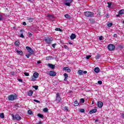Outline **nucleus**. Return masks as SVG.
<instances>
[{
	"label": "nucleus",
	"instance_id": "0e129e2a",
	"mask_svg": "<svg viewBox=\"0 0 124 124\" xmlns=\"http://www.w3.org/2000/svg\"><path fill=\"white\" fill-rule=\"evenodd\" d=\"M12 118L14 120V119H15V116L12 115Z\"/></svg>",
	"mask_w": 124,
	"mask_h": 124
},
{
	"label": "nucleus",
	"instance_id": "c85d7f7f",
	"mask_svg": "<svg viewBox=\"0 0 124 124\" xmlns=\"http://www.w3.org/2000/svg\"><path fill=\"white\" fill-rule=\"evenodd\" d=\"M28 20L29 21V22H33V18L31 17H29L28 18Z\"/></svg>",
	"mask_w": 124,
	"mask_h": 124
},
{
	"label": "nucleus",
	"instance_id": "4d7b16f0",
	"mask_svg": "<svg viewBox=\"0 0 124 124\" xmlns=\"http://www.w3.org/2000/svg\"><path fill=\"white\" fill-rule=\"evenodd\" d=\"M83 73L84 74H87L88 73V72H87V71H83Z\"/></svg>",
	"mask_w": 124,
	"mask_h": 124
},
{
	"label": "nucleus",
	"instance_id": "20e7f679",
	"mask_svg": "<svg viewBox=\"0 0 124 124\" xmlns=\"http://www.w3.org/2000/svg\"><path fill=\"white\" fill-rule=\"evenodd\" d=\"M26 49L28 52H30V53L31 55H34V51L31 49L30 46H26Z\"/></svg>",
	"mask_w": 124,
	"mask_h": 124
},
{
	"label": "nucleus",
	"instance_id": "338daca9",
	"mask_svg": "<svg viewBox=\"0 0 124 124\" xmlns=\"http://www.w3.org/2000/svg\"><path fill=\"white\" fill-rule=\"evenodd\" d=\"M69 44H70V45H71V44H72V43L69 42Z\"/></svg>",
	"mask_w": 124,
	"mask_h": 124
},
{
	"label": "nucleus",
	"instance_id": "1a4fd4ad",
	"mask_svg": "<svg viewBox=\"0 0 124 124\" xmlns=\"http://www.w3.org/2000/svg\"><path fill=\"white\" fill-rule=\"evenodd\" d=\"M49 75H50V76H52V77H54L56 76V75H57V73L54 71H50L49 72Z\"/></svg>",
	"mask_w": 124,
	"mask_h": 124
},
{
	"label": "nucleus",
	"instance_id": "39448f33",
	"mask_svg": "<svg viewBox=\"0 0 124 124\" xmlns=\"http://www.w3.org/2000/svg\"><path fill=\"white\" fill-rule=\"evenodd\" d=\"M108 48L109 51H114L115 50V46L112 44H109L108 45Z\"/></svg>",
	"mask_w": 124,
	"mask_h": 124
},
{
	"label": "nucleus",
	"instance_id": "bf43d9fd",
	"mask_svg": "<svg viewBox=\"0 0 124 124\" xmlns=\"http://www.w3.org/2000/svg\"><path fill=\"white\" fill-rule=\"evenodd\" d=\"M43 124V122H42V121H39L38 123V124Z\"/></svg>",
	"mask_w": 124,
	"mask_h": 124
},
{
	"label": "nucleus",
	"instance_id": "aec40b11",
	"mask_svg": "<svg viewBox=\"0 0 124 124\" xmlns=\"http://www.w3.org/2000/svg\"><path fill=\"white\" fill-rule=\"evenodd\" d=\"M118 14H120V15H123V14H124V9L120 10L118 12Z\"/></svg>",
	"mask_w": 124,
	"mask_h": 124
},
{
	"label": "nucleus",
	"instance_id": "680f3d73",
	"mask_svg": "<svg viewBox=\"0 0 124 124\" xmlns=\"http://www.w3.org/2000/svg\"><path fill=\"white\" fill-rule=\"evenodd\" d=\"M120 15H121V14H118V15H116V17H120Z\"/></svg>",
	"mask_w": 124,
	"mask_h": 124
},
{
	"label": "nucleus",
	"instance_id": "cd10ccee",
	"mask_svg": "<svg viewBox=\"0 0 124 124\" xmlns=\"http://www.w3.org/2000/svg\"><path fill=\"white\" fill-rule=\"evenodd\" d=\"M47 17H49L50 19H54V18H55V16H54L51 15H47Z\"/></svg>",
	"mask_w": 124,
	"mask_h": 124
},
{
	"label": "nucleus",
	"instance_id": "2eb2a0df",
	"mask_svg": "<svg viewBox=\"0 0 124 124\" xmlns=\"http://www.w3.org/2000/svg\"><path fill=\"white\" fill-rule=\"evenodd\" d=\"M124 48V45H119L117 46V49L118 50H122Z\"/></svg>",
	"mask_w": 124,
	"mask_h": 124
},
{
	"label": "nucleus",
	"instance_id": "774afa93",
	"mask_svg": "<svg viewBox=\"0 0 124 124\" xmlns=\"http://www.w3.org/2000/svg\"><path fill=\"white\" fill-rule=\"evenodd\" d=\"M123 24H124V21H123Z\"/></svg>",
	"mask_w": 124,
	"mask_h": 124
},
{
	"label": "nucleus",
	"instance_id": "b1692460",
	"mask_svg": "<svg viewBox=\"0 0 124 124\" xmlns=\"http://www.w3.org/2000/svg\"><path fill=\"white\" fill-rule=\"evenodd\" d=\"M107 26L109 28H111V27H112V26H113V23H110V22L108 23Z\"/></svg>",
	"mask_w": 124,
	"mask_h": 124
},
{
	"label": "nucleus",
	"instance_id": "e2e57ef3",
	"mask_svg": "<svg viewBox=\"0 0 124 124\" xmlns=\"http://www.w3.org/2000/svg\"><path fill=\"white\" fill-rule=\"evenodd\" d=\"M37 63H38V64L41 63V62H40V61H38V62H37Z\"/></svg>",
	"mask_w": 124,
	"mask_h": 124
},
{
	"label": "nucleus",
	"instance_id": "ddd939ff",
	"mask_svg": "<svg viewBox=\"0 0 124 124\" xmlns=\"http://www.w3.org/2000/svg\"><path fill=\"white\" fill-rule=\"evenodd\" d=\"M70 38L71 40H73V39H75V38H76V35L74 33H72L70 36Z\"/></svg>",
	"mask_w": 124,
	"mask_h": 124
},
{
	"label": "nucleus",
	"instance_id": "f3484780",
	"mask_svg": "<svg viewBox=\"0 0 124 124\" xmlns=\"http://www.w3.org/2000/svg\"><path fill=\"white\" fill-rule=\"evenodd\" d=\"M33 77L34 78H38V76H39V74H38V73H34L33 75Z\"/></svg>",
	"mask_w": 124,
	"mask_h": 124
},
{
	"label": "nucleus",
	"instance_id": "bb28decb",
	"mask_svg": "<svg viewBox=\"0 0 124 124\" xmlns=\"http://www.w3.org/2000/svg\"><path fill=\"white\" fill-rule=\"evenodd\" d=\"M78 73L79 75H82L83 74V71L82 70H79L78 71Z\"/></svg>",
	"mask_w": 124,
	"mask_h": 124
},
{
	"label": "nucleus",
	"instance_id": "79ce46f5",
	"mask_svg": "<svg viewBox=\"0 0 124 124\" xmlns=\"http://www.w3.org/2000/svg\"><path fill=\"white\" fill-rule=\"evenodd\" d=\"M34 101L35 102H37V103H40V101H38V100H37L36 99H34Z\"/></svg>",
	"mask_w": 124,
	"mask_h": 124
},
{
	"label": "nucleus",
	"instance_id": "2f4dec72",
	"mask_svg": "<svg viewBox=\"0 0 124 124\" xmlns=\"http://www.w3.org/2000/svg\"><path fill=\"white\" fill-rule=\"evenodd\" d=\"M38 117H39L40 118H41L42 119V118H43V115L40 114V113H38Z\"/></svg>",
	"mask_w": 124,
	"mask_h": 124
},
{
	"label": "nucleus",
	"instance_id": "a211bd4d",
	"mask_svg": "<svg viewBox=\"0 0 124 124\" xmlns=\"http://www.w3.org/2000/svg\"><path fill=\"white\" fill-rule=\"evenodd\" d=\"M94 72L96 73H98V72H99V71H100V69H99L98 67H96L94 70Z\"/></svg>",
	"mask_w": 124,
	"mask_h": 124
},
{
	"label": "nucleus",
	"instance_id": "603ef678",
	"mask_svg": "<svg viewBox=\"0 0 124 124\" xmlns=\"http://www.w3.org/2000/svg\"><path fill=\"white\" fill-rule=\"evenodd\" d=\"M20 37H21L22 38H24V34H23V33L21 34Z\"/></svg>",
	"mask_w": 124,
	"mask_h": 124
},
{
	"label": "nucleus",
	"instance_id": "69168bd1",
	"mask_svg": "<svg viewBox=\"0 0 124 124\" xmlns=\"http://www.w3.org/2000/svg\"><path fill=\"white\" fill-rule=\"evenodd\" d=\"M95 122L96 123L97 122H98V120L96 119V120H95Z\"/></svg>",
	"mask_w": 124,
	"mask_h": 124
},
{
	"label": "nucleus",
	"instance_id": "de8ad7c7",
	"mask_svg": "<svg viewBox=\"0 0 124 124\" xmlns=\"http://www.w3.org/2000/svg\"><path fill=\"white\" fill-rule=\"evenodd\" d=\"M29 37H31L32 36V33H29Z\"/></svg>",
	"mask_w": 124,
	"mask_h": 124
},
{
	"label": "nucleus",
	"instance_id": "6ab92c4d",
	"mask_svg": "<svg viewBox=\"0 0 124 124\" xmlns=\"http://www.w3.org/2000/svg\"><path fill=\"white\" fill-rule=\"evenodd\" d=\"M64 77H65L64 81H67V78H68V75L66 73L64 74Z\"/></svg>",
	"mask_w": 124,
	"mask_h": 124
},
{
	"label": "nucleus",
	"instance_id": "393cba45",
	"mask_svg": "<svg viewBox=\"0 0 124 124\" xmlns=\"http://www.w3.org/2000/svg\"><path fill=\"white\" fill-rule=\"evenodd\" d=\"M15 45L16 46H19L20 45V42H19L18 41H16L15 42Z\"/></svg>",
	"mask_w": 124,
	"mask_h": 124
},
{
	"label": "nucleus",
	"instance_id": "ea45409f",
	"mask_svg": "<svg viewBox=\"0 0 124 124\" xmlns=\"http://www.w3.org/2000/svg\"><path fill=\"white\" fill-rule=\"evenodd\" d=\"M27 59H29V58H30L31 57V54H27L26 55Z\"/></svg>",
	"mask_w": 124,
	"mask_h": 124
},
{
	"label": "nucleus",
	"instance_id": "0eeeda50",
	"mask_svg": "<svg viewBox=\"0 0 124 124\" xmlns=\"http://www.w3.org/2000/svg\"><path fill=\"white\" fill-rule=\"evenodd\" d=\"M73 1V0H65V5L67 6H70V4Z\"/></svg>",
	"mask_w": 124,
	"mask_h": 124
},
{
	"label": "nucleus",
	"instance_id": "58836bf2",
	"mask_svg": "<svg viewBox=\"0 0 124 124\" xmlns=\"http://www.w3.org/2000/svg\"><path fill=\"white\" fill-rule=\"evenodd\" d=\"M98 84H99V85H102V81H98Z\"/></svg>",
	"mask_w": 124,
	"mask_h": 124
},
{
	"label": "nucleus",
	"instance_id": "423d86ee",
	"mask_svg": "<svg viewBox=\"0 0 124 124\" xmlns=\"http://www.w3.org/2000/svg\"><path fill=\"white\" fill-rule=\"evenodd\" d=\"M56 100L57 102H60L61 100H62V98H61V96H60V93H57L56 94Z\"/></svg>",
	"mask_w": 124,
	"mask_h": 124
},
{
	"label": "nucleus",
	"instance_id": "8fccbe9b",
	"mask_svg": "<svg viewBox=\"0 0 124 124\" xmlns=\"http://www.w3.org/2000/svg\"><path fill=\"white\" fill-rule=\"evenodd\" d=\"M56 45H57V44H53L52 45V46L54 48H55L56 47Z\"/></svg>",
	"mask_w": 124,
	"mask_h": 124
},
{
	"label": "nucleus",
	"instance_id": "13d9d810",
	"mask_svg": "<svg viewBox=\"0 0 124 124\" xmlns=\"http://www.w3.org/2000/svg\"><path fill=\"white\" fill-rule=\"evenodd\" d=\"M64 48L65 49H67V48H68V47L67 46H64Z\"/></svg>",
	"mask_w": 124,
	"mask_h": 124
},
{
	"label": "nucleus",
	"instance_id": "9d476101",
	"mask_svg": "<svg viewBox=\"0 0 124 124\" xmlns=\"http://www.w3.org/2000/svg\"><path fill=\"white\" fill-rule=\"evenodd\" d=\"M15 119L16 121H21V116L18 114H16L15 115Z\"/></svg>",
	"mask_w": 124,
	"mask_h": 124
},
{
	"label": "nucleus",
	"instance_id": "7ed1b4c3",
	"mask_svg": "<svg viewBox=\"0 0 124 124\" xmlns=\"http://www.w3.org/2000/svg\"><path fill=\"white\" fill-rule=\"evenodd\" d=\"M84 14L86 17H93V13L89 11H86L84 12Z\"/></svg>",
	"mask_w": 124,
	"mask_h": 124
},
{
	"label": "nucleus",
	"instance_id": "5701e85b",
	"mask_svg": "<svg viewBox=\"0 0 124 124\" xmlns=\"http://www.w3.org/2000/svg\"><path fill=\"white\" fill-rule=\"evenodd\" d=\"M74 106H79V104H78V101H77V100H76V101H75Z\"/></svg>",
	"mask_w": 124,
	"mask_h": 124
},
{
	"label": "nucleus",
	"instance_id": "9b49d317",
	"mask_svg": "<svg viewBox=\"0 0 124 124\" xmlns=\"http://www.w3.org/2000/svg\"><path fill=\"white\" fill-rule=\"evenodd\" d=\"M97 106L98 108H101L103 106V103L101 101L98 102Z\"/></svg>",
	"mask_w": 124,
	"mask_h": 124
},
{
	"label": "nucleus",
	"instance_id": "c03bdc74",
	"mask_svg": "<svg viewBox=\"0 0 124 124\" xmlns=\"http://www.w3.org/2000/svg\"><path fill=\"white\" fill-rule=\"evenodd\" d=\"M91 57H92V56H91V55L87 56H86V59L87 60H89Z\"/></svg>",
	"mask_w": 124,
	"mask_h": 124
},
{
	"label": "nucleus",
	"instance_id": "a19ab883",
	"mask_svg": "<svg viewBox=\"0 0 124 124\" xmlns=\"http://www.w3.org/2000/svg\"><path fill=\"white\" fill-rule=\"evenodd\" d=\"M33 88H34V89H35V90H37V89H38V86H33Z\"/></svg>",
	"mask_w": 124,
	"mask_h": 124
},
{
	"label": "nucleus",
	"instance_id": "dca6fc26",
	"mask_svg": "<svg viewBox=\"0 0 124 124\" xmlns=\"http://www.w3.org/2000/svg\"><path fill=\"white\" fill-rule=\"evenodd\" d=\"M16 53L18 55H20V56H22L23 55V51L22 50H18L17 49H16Z\"/></svg>",
	"mask_w": 124,
	"mask_h": 124
},
{
	"label": "nucleus",
	"instance_id": "09e8293b",
	"mask_svg": "<svg viewBox=\"0 0 124 124\" xmlns=\"http://www.w3.org/2000/svg\"><path fill=\"white\" fill-rule=\"evenodd\" d=\"M121 117L124 119V113H121Z\"/></svg>",
	"mask_w": 124,
	"mask_h": 124
},
{
	"label": "nucleus",
	"instance_id": "052dcab7",
	"mask_svg": "<svg viewBox=\"0 0 124 124\" xmlns=\"http://www.w3.org/2000/svg\"><path fill=\"white\" fill-rule=\"evenodd\" d=\"M99 40H102V36H101L99 38Z\"/></svg>",
	"mask_w": 124,
	"mask_h": 124
},
{
	"label": "nucleus",
	"instance_id": "49530a36",
	"mask_svg": "<svg viewBox=\"0 0 124 124\" xmlns=\"http://www.w3.org/2000/svg\"><path fill=\"white\" fill-rule=\"evenodd\" d=\"M31 81H35V78L34 77L31 78Z\"/></svg>",
	"mask_w": 124,
	"mask_h": 124
},
{
	"label": "nucleus",
	"instance_id": "7c9ffc66",
	"mask_svg": "<svg viewBox=\"0 0 124 124\" xmlns=\"http://www.w3.org/2000/svg\"><path fill=\"white\" fill-rule=\"evenodd\" d=\"M108 8H110V7H111V5H112V3H111V2H108Z\"/></svg>",
	"mask_w": 124,
	"mask_h": 124
},
{
	"label": "nucleus",
	"instance_id": "f03ea898",
	"mask_svg": "<svg viewBox=\"0 0 124 124\" xmlns=\"http://www.w3.org/2000/svg\"><path fill=\"white\" fill-rule=\"evenodd\" d=\"M8 100L10 101H14L17 99V94H11L8 96Z\"/></svg>",
	"mask_w": 124,
	"mask_h": 124
},
{
	"label": "nucleus",
	"instance_id": "c756f323",
	"mask_svg": "<svg viewBox=\"0 0 124 124\" xmlns=\"http://www.w3.org/2000/svg\"><path fill=\"white\" fill-rule=\"evenodd\" d=\"M55 31H62V29H61L60 28H56Z\"/></svg>",
	"mask_w": 124,
	"mask_h": 124
},
{
	"label": "nucleus",
	"instance_id": "4468645a",
	"mask_svg": "<svg viewBox=\"0 0 124 124\" xmlns=\"http://www.w3.org/2000/svg\"><path fill=\"white\" fill-rule=\"evenodd\" d=\"M97 112V109L94 108L90 111V114H93V113H96Z\"/></svg>",
	"mask_w": 124,
	"mask_h": 124
},
{
	"label": "nucleus",
	"instance_id": "5fc2aeb1",
	"mask_svg": "<svg viewBox=\"0 0 124 124\" xmlns=\"http://www.w3.org/2000/svg\"><path fill=\"white\" fill-rule=\"evenodd\" d=\"M22 25H23V26H26V25H27V23H26V22H23L22 23Z\"/></svg>",
	"mask_w": 124,
	"mask_h": 124
},
{
	"label": "nucleus",
	"instance_id": "f8f14e48",
	"mask_svg": "<svg viewBox=\"0 0 124 124\" xmlns=\"http://www.w3.org/2000/svg\"><path fill=\"white\" fill-rule=\"evenodd\" d=\"M63 70H65L67 71V72H70L71 71V69L69 68L68 67H65L63 68Z\"/></svg>",
	"mask_w": 124,
	"mask_h": 124
},
{
	"label": "nucleus",
	"instance_id": "a878e982",
	"mask_svg": "<svg viewBox=\"0 0 124 124\" xmlns=\"http://www.w3.org/2000/svg\"><path fill=\"white\" fill-rule=\"evenodd\" d=\"M0 117L1 118V119H4V113H0Z\"/></svg>",
	"mask_w": 124,
	"mask_h": 124
},
{
	"label": "nucleus",
	"instance_id": "f257e3e1",
	"mask_svg": "<svg viewBox=\"0 0 124 124\" xmlns=\"http://www.w3.org/2000/svg\"><path fill=\"white\" fill-rule=\"evenodd\" d=\"M53 40H54V39L51 36H48L45 38V41L46 44H51V43L53 42Z\"/></svg>",
	"mask_w": 124,
	"mask_h": 124
},
{
	"label": "nucleus",
	"instance_id": "412c9836",
	"mask_svg": "<svg viewBox=\"0 0 124 124\" xmlns=\"http://www.w3.org/2000/svg\"><path fill=\"white\" fill-rule=\"evenodd\" d=\"M48 65L49 67H50V68H52V69H54V68H55V65H53L52 64L48 63Z\"/></svg>",
	"mask_w": 124,
	"mask_h": 124
},
{
	"label": "nucleus",
	"instance_id": "72a5a7b5",
	"mask_svg": "<svg viewBox=\"0 0 124 124\" xmlns=\"http://www.w3.org/2000/svg\"><path fill=\"white\" fill-rule=\"evenodd\" d=\"M80 102H81V103H84V102H85V99H84V98L80 99Z\"/></svg>",
	"mask_w": 124,
	"mask_h": 124
},
{
	"label": "nucleus",
	"instance_id": "37998d69",
	"mask_svg": "<svg viewBox=\"0 0 124 124\" xmlns=\"http://www.w3.org/2000/svg\"><path fill=\"white\" fill-rule=\"evenodd\" d=\"M24 75H25V76H29L30 74L28 73L25 72L24 73Z\"/></svg>",
	"mask_w": 124,
	"mask_h": 124
},
{
	"label": "nucleus",
	"instance_id": "473e14b6",
	"mask_svg": "<svg viewBox=\"0 0 124 124\" xmlns=\"http://www.w3.org/2000/svg\"><path fill=\"white\" fill-rule=\"evenodd\" d=\"M28 113L29 115H32V111L31 110H29L28 111Z\"/></svg>",
	"mask_w": 124,
	"mask_h": 124
},
{
	"label": "nucleus",
	"instance_id": "6e6d98bb",
	"mask_svg": "<svg viewBox=\"0 0 124 124\" xmlns=\"http://www.w3.org/2000/svg\"><path fill=\"white\" fill-rule=\"evenodd\" d=\"M113 36L114 37H117L118 35H117V34H114Z\"/></svg>",
	"mask_w": 124,
	"mask_h": 124
},
{
	"label": "nucleus",
	"instance_id": "6e6552de",
	"mask_svg": "<svg viewBox=\"0 0 124 124\" xmlns=\"http://www.w3.org/2000/svg\"><path fill=\"white\" fill-rule=\"evenodd\" d=\"M3 15L4 16H6V14L0 13V21H2V20H4L5 19L4 17H3Z\"/></svg>",
	"mask_w": 124,
	"mask_h": 124
},
{
	"label": "nucleus",
	"instance_id": "a18cd8bd",
	"mask_svg": "<svg viewBox=\"0 0 124 124\" xmlns=\"http://www.w3.org/2000/svg\"><path fill=\"white\" fill-rule=\"evenodd\" d=\"M64 110L65 111H68V108H67V107H65L64 108Z\"/></svg>",
	"mask_w": 124,
	"mask_h": 124
},
{
	"label": "nucleus",
	"instance_id": "f704fd0d",
	"mask_svg": "<svg viewBox=\"0 0 124 124\" xmlns=\"http://www.w3.org/2000/svg\"><path fill=\"white\" fill-rule=\"evenodd\" d=\"M96 60H99V58H100V55L98 54L95 57Z\"/></svg>",
	"mask_w": 124,
	"mask_h": 124
},
{
	"label": "nucleus",
	"instance_id": "c9c22d12",
	"mask_svg": "<svg viewBox=\"0 0 124 124\" xmlns=\"http://www.w3.org/2000/svg\"><path fill=\"white\" fill-rule=\"evenodd\" d=\"M44 112H48V108H45L43 109Z\"/></svg>",
	"mask_w": 124,
	"mask_h": 124
},
{
	"label": "nucleus",
	"instance_id": "e433bc0d",
	"mask_svg": "<svg viewBox=\"0 0 124 124\" xmlns=\"http://www.w3.org/2000/svg\"><path fill=\"white\" fill-rule=\"evenodd\" d=\"M65 18H67V19H68L69 18V15L68 14H65L64 15Z\"/></svg>",
	"mask_w": 124,
	"mask_h": 124
},
{
	"label": "nucleus",
	"instance_id": "864d4df0",
	"mask_svg": "<svg viewBox=\"0 0 124 124\" xmlns=\"http://www.w3.org/2000/svg\"><path fill=\"white\" fill-rule=\"evenodd\" d=\"M11 74L12 75H13V76H14L15 75V72H11Z\"/></svg>",
	"mask_w": 124,
	"mask_h": 124
},
{
	"label": "nucleus",
	"instance_id": "3c124183",
	"mask_svg": "<svg viewBox=\"0 0 124 124\" xmlns=\"http://www.w3.org/2000/svg\"><path fill=\"white\" fill-rule=\"evenodd\" d=\"M18 81H19L20 83H23V80L21 79H18Z\"/></svg>",
	"mask_w": 124,
	"mask_h": 124
},
{
	"label": "nucleus",
	"instance_id": "4be33fe9",
	"mask_svg": "<svg viewBox=\"0 0 124 124\" xmlns=\"http://www.w3.org/2000/svg\"><path fill=\"white\" fill-rule=\"evenodd\" d=\"M33 93V92H32V91H31V90H30V91L28 92V95H29V96H31L32 95Z\"/></svg>",
	"mask_w": 124,
	"mask_h": 124
},
{
	"label": "nucleus",
	"instance_id": "4c0bfd02",
	"mask_svg": "<svg viewBox=\"0 0 124 124\" xmlns=\"http://www.w3.org/2000/svg\"><path fill=\"white\" fill-rule=\"evenodd\" d=\"M80 113H84V112H85V109L81 108L79 110Z\"/></svg>",
	"mask_w": 124,
	"mask_h": 124
}]
</instances>
